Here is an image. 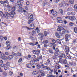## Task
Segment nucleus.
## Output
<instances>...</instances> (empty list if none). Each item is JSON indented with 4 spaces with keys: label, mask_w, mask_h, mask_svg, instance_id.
<instances>
[{
    "label": "nucleus",
    "mask_w": 77,
    "mask_h": 77,
    "mask_svg": "<svg viewBox=\"0 0 77 77\" xmlns=\"http://www.w3.org/2000/svg\"><path fill=\"white\" fill-rule=\"evenodd\" d=\"M34 60L35 62H37V61H38L39 60V59L38 58L37 59H35Z\"/></svg>",
    "instance_id": "53"
},
{
    "label": "nucleus",
    "mask_w": 77,
    "mask_h": 77,
    "mask_svg": "<svg viewBox=\"0 0 77 77\" xmlns=\"http://www.w3.org/2000/svg\"><path fill=\"white\" fill-rule=\"evenodd\" d=\"M10 49V46H8L7 47L6 50H9Z\"/></svg>",
    "instance_id": "58"
},
{
    "label": "nucleus",
    "mask_w": 77,
    "mask_h": 77,
    "mask_svg": "<svg viewBox=\"0 0 77 77\" xmlns=\"http://www.w3.org/2000/svg\"><path fill=\"white\" fill-rule=\"evenodd\" d=\"M55 35L57 36V37L58 38H60V35H59V34L58 33L56 32L55 33Z\"/></svg>",
    "instance_id": "21"
},
{
    "label": "nucleus",
    "mask_w": 77,
    "mask_h": 77,
    "mask_svg": "<svg viewBox=\"0 0 77 77\" xmlns=\"http://www.w3.org/2000/svg\"><path fill=\"white\" fill-rule=\"evenodd\" d=\"M23 60V59H22V58H20V59H19L18 62H21V61H22V60Z\"/></svg>",
    "instance_id": "51"
},
{
    "label": "nucleus",
    "mask_w": 77,
    "mask_h": 77,
    "mask_svg": "<svg viewBox=\"0 0 77 77\" xmlns=\"http://www.w3.org/2000/svg\"><path fill=\"white\" fill-rule=\"evenodd\" d=\"M53 72V70L52 69H51L50 70V71L49 72V74L51 75V74H52V72Z\"/></svg>",
    "instance_id": "24"
},
{
    "label": "nucleus",
    "mask_w": 77,
    "mask_h": 77,
    "mask_svg": "<svg viewBox=\"0 0 77 77\" xmlns=\"http://www.w3.org/2000/svg\"><path fill=\"white\" fill-rule=\"evenodd\" d=\"M1 56V57L2 59L4 57H5V54H2Z\"/></svg>",
    "instance_id": "46"
},
{
    "label": "nucleus",
    "mask_w": 77,
    "mask_h": 77,
    "mask_svg": "<svg viewBox=\"0 0 77 77\" xmlns=\"http://www.w3.org/2000/svg\"><path fill=\"white\" fill-rule=\"evenodd\" d=\"M60 12L61 14H63V10H62V9H60Z\"/></svg>",
    "instance_id": "40"
},
{
    "label": "nucleus",
    "mask_w": 77,
    "mask_h": 77,
    "mask_svg": "<svg viewBox=\"0 0 77 77\" xmlns=\"http://www.w3.org/2000/svg\"><path fill=\"white\" fill-rule=\"evenodd\" d=\"M12 10L15 11V8L14 7H13L12 8Z\"/></svg>",
    "instance_id": "49"
},
{
    "label": "nucleus",
    "mask_w": 77,
    "mask_h": 77,
    "mask_svg": "<svg viewBox=\"0 0 77 77\" xmlns=\"http://www.w3.org/2000/svg\"><path fill=\"white\" fill-rule=\"evenodd\" d=\"M1 17L2 18H6V15H5V14H3L1 16Z\"/></svg>",
    "instance_id": "18"
},
{
    "label": "nucleus",
    "mask_w": 77,
    "mask_h": 77,
    "mask_svg": "<svg viewBox=\"0 0 77 77\" xmlns=\"http://www.w3.org/2000/svg\"><path fill=\"white\" fill-rule=\"evenodd\" d=\"M41 67H42V68H45V67H46V66H45L44 65L42 64L41 65Z\"/></svg>",
    "instance_id": "32"
},
{
    "label": "nucleus",
    "mask_w": 77,
    "mask_h": 77,
    "mask_svg": "<svg viewBox=\"0 0 77 77\" xmlns=\"http://www.w3.org/2000/svg\"><path fill=\"white\" fill-rule=\"evenodd\" d=\"M26 66L27 68H31L32 66V65L30 64H27L26 65Z\"/></svg>",
    "instance_id": "16"
},
{
    "label": "nucleus",
    "mask_w": 77,
    "mask_h": 77,
    "mask_svg": "<svg viewBox=\"0 0 77 77\" xmlns=\"http://www.w3.org/2000/svg\"><path fill=\"white\" fill-rule=\"evenodd\" d=\"M45 69L47 70V71H49V70H50L51 69H50V68L49 67H47L46 66V67H45Z\"/></svg>",
    "instance_id": "25"
},
{
    "label": "nucleus",
    "mask_w": 77,
    "mask_h": 77,
    "mask_svg": "<svg viewBox=\"0 0 77 77\" xmlns=\"http://www.w3.org/2000/svg\"><path fill=\"white\" fill-rule=\"evenodd\" d=\"M58 27H59V28H60V29H61V30H65V29H64V28H63V27H62V26H58Z\"/></svg>",
    "instance_id": "30"
},
{
    "label": "nucleus",
    "mask_w": 77,
    "mask_h": 77,
    "mask_svg": "<svg viewBox=\"0 0 77 77\" xmlns=\"http://www.w3.org/2000/svg\"><path fill=\"white\" fill-rule=\"evenodd\" d=\"M33 21V19H32V20L30 19V20H29L28 21V24H30Z\"/></svg>",
    "instance_id": "15"
},
{
    "label": "nucleus",
    "mask_w": 77,
    "mask_h": 77,
    "mask_svg": "<svg viewBox=\"0 0 77 77\" xmlns=\"http://www.w3.org/2000/svg\"><path fill=\"white\" fill-rule=\"evenodd\" d=\"M44 35L45 36H47V32L46 31H45L44 32Z\"/></svg>",
    "instance_id": "36"
},
{
    "label": "nucleus",
    "mask_w": 77,
    "mask_h": 77,
    "mask_svg": "<svg viewBox=\"0 0 77 77\" xmlns=\"http://www.w3.org/2000/svg\"><path fill=\"white\" fill-rule=\"evenodd\" d=\"M30 63H31V65H33L34 63V62H33V61L31 60L30 62Z\"/></svg>",
    "instance_id": "50"
},
{
    "label": "nucleus",
    "mask_w": 77,
    "mask_h": 77,
    "mask_svg": "<svg viewBox=\"0 0 77 77\" xmlns=\"http://www.w3.org/2000/svg\"><path fill=\"white\" fill-rule=\"evenodd\" d=\"M5 14L6 16H8V17H11V18H13V17H14V16H12V15L10 14H9L8 13V12H5Z\"/></svg>",
    "instance_id": "5"
},
{
    "label": "nucleus",
    "mask_w": 77,
    "mask_h": 77,
    "mask_svg": "<svg viewBox=\"0 0 77 77\" xmlns=\"http://www.w3.org/2000/svg\"><path fill=\"white\" fill-rule=\"evenodd\" d=\"M33 14H31L29 16L30 20H32V19H33Z\"/></svg>",
    "instance_id": "27"
},
{
    "label": "nucleus",
    "mask_w": 77,
    "mask_h": 77,
    "mask_svg": "<svg viewBox=\"0 0 77 77\" xmlns=\"http://www.w3.org/2000/svg\"><path fill=\"white\" fill-rule=\"evenodd\" d=\"M62 57L63 58H65V55L64 54H62Z\"/></svg>",
    "instance_id": "42"
},
{
    "label": "nucleus",
    "mask_w": 77,
    "mask_h": 77,
    "mask_svg": "<svg viewBox=\"0 0 77 77\" xmlns=\"http://www.w3.org/2000/svg\"><path fill=\"white\" fill-rule=\"evenodd\" d=\"M13 49L14 50H17V46H14L13 48Z\"/></svg>",
    "instance_id": "31"
},
{
    "label": "nucleus",
    "mask_w": 77,
    "mask_h": 77,
    "mask_svg": "<svg viewBox=\"0 0 77 77\" xmlns=\"http://www.w3.org/2000/svg\"><path fill=\"white\" fill-rule=\"evenodd\" d=\"M2 59H4V60H8V57H4Z\"/></svg>",
    "instance_id": "38"
},
{
    "label": "nucleus",
    "mask_w": 77,
    "mask_h": 77,
    "mask_svg": "<svg viewBox=\"0 0 77 77\" xmlns=\"http://www.w3.org/2000/svg\"><path fill=\"white\" fill-rule=\"evenodd\" d=\"M54 3H58L59 1L57 0H54Z\"/></svg>",
    "instance_id": "45"
},
{
    "label": "nucleus",
    "mask_w": 77,
    "mask_h": 77,
    "mask_svg": "<svg viewBox=\"0 0 77 77\" xmlns=\"http://www.w3.org/2000/svg\"><path fill=\"white\" fill-rule=\"evenodd\" d=\"M5 54L7 56H8V55H9V53H8V52H6L5 53Z\"/></svg>",
    "instance_id": "61"
},
{
    "label": "nucleus",
    "mask_w": 77,
    "mask_h": 77,
    "mask_svg": "<svg viewBox=\"0 0 77 77\" xmlns=\"http://www.w3.org/2000/svg\"><path fill=\"white\" fill-rule=\"evenodd\" d=\"M17 56H21V54L20 53L18 52L17 53Z\"/></svg>",
    "instance_id": "44"
},
{
    "label": "nucleus",
    "mask_w": 77,
    "mask_h": 77,
    "mask_svg": "<svg viewBox=\"0 0 77 77\" xmlns=\"http://www.w3.org/2000/svg\"><path fill=\"white\" fill-rule=\"evenodd\" d=\"M28 44L30 45H31L32 46H35V45L34 43L32 42H30L28 43Z\"/></svg>",
    "instance_id": "28"
},
{
    "label": "nucleus",
    "mask_w": 77,
    "mask_h": 77,
    "mask_svg": "<svg viewBox=\"0 0 77 77\" xmlns=\"http://www.w3.org/2000/svg\"><path fill=\"white\" fill-rule=\"evenodd\" d=\"M69 2L71 4H74V0H69Z\"/></svg>",
    "instance_id": "29"
},
{
    "label": "nucleus",
    "mask_w": 77,
    "mask_h": 77,
    "mask_svg": "<svg viewBox=\"0 0 77 77\" xmlns=\"http://www.w3.org/2000/svg\"><path fill=\"white\" fill-rule=\"evenodd\" d=\"M13 57H14V55H11L9 56V60H11V59H12Z\"/></svg>",
    "instance_id": "11"
},
{
    "label": "nucleus",
    "mask_w": 77,
    "mask_h": 77,
    "mask_svg": "<svg viewBox=\"0 0 77 77\" xmlns=\"http://www.w3.org/2000/svg\"><path fill=\"white\" fill-rule=\"evenodd\" d=\"M1 67L4 68V69H5V70H7V69H8V68L5 66V65L3 64H1Z\"/></svg>",
    "instance_id": "2"
},
{
    "label": "nucleus",
    "mask_w": 77,
    "mask_h": 77,
    "mask_svg": "<svg viewBox=\"0 0 77 77\" xmlns=\"http://www.w3.org/2000/svg\"><path fill=\"white\" fill-rule=\"evenodd\" d=\"M57 31H58V32H60L61 31V29L60 28H59L57 29Z\"/></svg>",
    "instance_id": "60"
},
{
    "label": "nucleus",
    "mask_w": 77,
    "mask_h": 77,
    "mask_svg": "<svg viewBox=\"0 0 77 77\" xmlns=\"http://www.w3.org/2000/svg\"><path fill=\"white\" fill-rule=\"evenodd\" d=\"M6 65L7 66H9L8 67V69L9 68H11L10 66V63L9 62H7L6 63Z\"/></svg>",
    "instance_id": "14"
},
{
    "label": "nucleus",
    "mask_w": 77,
    "mask_h": 77,
    "mask_svg": "<svg viewBox=\"0 0 77 77\" xmlns=\"http://www.w3.org/2000/svg\"><path fill=\"white\" fill-rule=\"evenodd\" d=\"M11 14H15V12H14V11H11Z\"/></svg>",
    "instance_id": "47"
},
{
    "label": "nucleus",
    "mask_w": 77,
    "mask_h": 77,
    "mask_svg": "<svg viewBox=\"0 0 77 77\" xmlns=\"http://www.w3.org/2000/svg\"><path fill=\"white\" fill-rule=\"evenodd\" d=\"M35 65H36L37 68L38 69H40V68H41V65H39L38 64H37V63L36 64H35Z\"/></svg>",
    "instance_id": "7"
},
{
    "label": "nucleus",
    "mask_w": 77,
    "mask_h": 77,
    "mask_svg": "<svg viewBox=\"0 0 77 77\" xmlns=\"http://www.w3.org/2000/svg\"><path fill=\"white\" fill-rule=\"evenodd\" d=\"M57 20H58V21H57V23H62V20H60V18L58 17L57 18Z\"/></svg>",
    "instance_id": "10"
},
{
    "label": "nucleus",
    "mask_w": 77,
    "mask_h": 77,
    "mask_svg": "<svg viewBox=\"0 0 77 77\" xmlns=\"http://www.w3.org/2000/svg\"><path fill=\"white\" fill-rule=\"evenodd\" d=\"M12 74H13L12 72L11 71H10L9 72V74L10 75H12Z\"/></svg>",
    "instance_id": "52"
},
{
    "label": "nucleus",
    "mask_w": 77,
    "mask_h": 77,
    "mask_svg": "<svg viewBox=\"0 0 77 77\" xmlns=\"http://www.w3.org/2000/svg\"><path fill=\"white\" fill-rule=\"evenodd\" d=\"M70 20L72 21H74L75 20V17H70Z\"/></svg>",
    "instance_id": "9"
},
{
    "label": "nucleus",
    "mask_w": 77,
    "mask_h": 77,
    "mask_svg": "<svg viewBox=\"0 0 77 77\" xmlns=\"http://www.w3.org/2000/svg\"><path fill=\"white\" fill-rule=\"evenodd\" d=\"M69 65H71V66H72V63L69 62Z\"/></svg>",
    "instance_id": "64"
},
{
    "label": "nucleus",
    "mask_w": 77,
    "mask_h": 77,
    "mask_svg": "<svg viewBox=\"0 0 77 77\" xmlns=\"http://www.w3.org/2000/svg\"><path fill=\"white\" fill-rule=\"evenodd\" d=\"M54 55L55 56H58L59 55V54L57 52H56L54 53Z\"/></svg>",
    "instance_id": "23"
},
{
    "label": "nucleus",
    "mask_w": 77,
    "mask_h": 77,
    "mask_svg": "<svg viewBox=\"0 0 77 77\" xmlns=\"http://www.w3.org/2000/svg\"><path fill=\"white\" fill-rule=\"evenodd\" d=\"M72 11V8H69L67 9V11L68 12H71Z\"/></svg>",
    "instance_id": "17"
},
{
    "label": "nucleus",
    "mask_w": 77,
    "mask_h": 77,
    "mask_svg": "<svg viewBox=\"0 0 77 77\" xmlns=\"http://www.w3.org/2000/svg\"><path fill=\"white\" fill-rule=\"evenodd\" d=\"M50 53H51V54H53L54 51H53L51 50H49L48 51Z\"/></svg>",
    "instance_id": "20"
},
{
    "label": "nucleus",
    "mask_w": 77,
    "mask_h": 77,
    "mask_svg": "<svg viewBox=\"0 0 77 77\" xmlns=\"http://www.w3.org/2000/svg\"><path fill=\"white\" fill-rule=\"evenodd\" d=\"M52 14L53 16H54V17H57V12H56L55 11H54L53 12Z\"/></svg>",
    "instance_id": "4"
},
{
    "label": "nucleus",
    "mask_w": 77,
    "mask_h": 77,
    "mask_svg": "<svg viewBox=\"0 0 77 77\" xmlns=\"http://www.w3.org/2000/svg\"><path fill=\"white\" fill-rule=\"evenodd\" d=\"M74 24H73V23H69V25H70L71 26H72Z\"/></svg>",
    "instance_id": "62"
},
{
    "label": "nucleus",
    "mask_w": 77,
    "mask_h": 77,
    "mask_svg": "<svg viewBox=\"0 0 77 77\" xmlns=\"http://www.w3.org/2000/svg\"><path fill=\"white\" fill-rule=\"evenodd\" d=\"M74 30V32H75V33H77V28L75 27Z\"/></svg>",
    "instance_id": "35"
},
{
    "label": "nucleus",
    "mask_w": 77,
    "mask_h": 77,
    "mask_svg": "<svg viewBox=\"0 0 77 77\" xmlns=\"http://www.w3.org/2000/svg\"><path fill=\"white\" fill-rule=\"evenodd\" d=\"M45 44H48V40H46L44 42Z\"/></svg>",
    "instance_id": "57"
},
{
    "label": "nucleus",
    "mask_w": 77,
    "mask_h": 77,
    "mask_svg": "<svg viewBox=\"0 0 77 77\" xmlns=\"http://www.w3.org/2000/svg\"><path fill=\"white\" fill-rule=\"evenodd\" d=\"M6 44L7 46H9V45L11 44V42L9 41H7L6 42Z\"/></svg>",
    "instance_id": "13"
},
{
    "label": "nucleus",
    "mask_w": 77,
    "mask_h": 77,
    "mask_svg": "<svg viewBox=\"0 0 77 77\" xmlns=\"http://www.w3.org/2000/svg\"><path fill=\"white\" fill-rule=\"evenodd\" d=\"M65 50H66V54H68V52H69V48L68 47L66 46L65 47Z\"/></svg>",
    "instance_id": "6"
},
{
    "label": "nucleus",
    "mask_w": 77,
    "mask_h": 77,
    "mask_svg": "<svg viewBox=\"0 0 77 77\" xmlns=\"http://www.w3.org/2000/svg\"><path fill=\"white\" fill-rule=\"evenodd\" d=\"M12 54H13V55H14V56H17V54H16L14 52H12Z\"/></svg>",
    "instance_id": "63"
},
{
    "label": "nucleus",
    "mask_w": 77,
    "mask_h": 77,
    "mask_svg": "<svg viewBox=\"0 0 77 77\" xmlns=\"http://www.w3.org/2000/svg\"><path fill=\"white\" fill-rule=\"evenodd\" d=\"M32 52L34 54H36V50H33Z\"/></svg>",
    "instance_id": "43"
},
{
    "label": "nucleus",
    "mask_w": 77,
    "mask_h": 77,
    "mask_svg": "<svg viewBox=\"0 0 77 77\" xmlns=\"http://www.w3.org/2000/svg\"><path fill=\"white\" fill-rule=\"evenodd\" d=\"M61 4L63 6H68V5H69L68 4L66 3V2H65L64 1L62 2V3Z\"/></svg>",
    "instance_id": "3"
},
{
    "label": "nucleus",
    "mask_w": 77,
    "mask_h": 77,
    "mask_svg": "<svg viewBox=\"0 0 77 77\" xmlns=\"http://www.w3.org/2000/svg\"><path fill=\"white\" fill-rule=\"evenodd\" d=\"M4 3H6L7 5H9V2L6 1H4Z\"/></svg>",
    "instance_id": "48"
},
{
    "label": "nucleus",
    "mask_w": 77,
    "mask_h": 77,
    "mask_svg": "<svg viewBox=\"0 0 77 77\" xmlns=\"http://www.w3.org/2000/svg\"><path fill=\"white\" fill-rule=\"evenodd\" d=\"M70 16H66L65 17L66 19H68V20H70Z\"/></svg>",
    "instance_id": "37"
},
{
    "label": "nucleus",
    "mask_w": 77,
    "mask_h": 77,
    "mask_svg": "<svg viewBox=\"0 0 77 77\" xmlns=\"http://www.w3.org/2000/svg\"><path fill=\"white\" fill-rule=\"evenodd\" d=\"M50 47H52L53 45H55V44L54 43H51L49 44Z\"/></svg>",
    "instance_id": "22"
},
{
    "label": "nucleus",
    "mask_w": 77,
    "mask_h": 77,
    "mask_svg": "<svg viewBox=\"0 0 77 77\" xmlns=\"http://www.w3.org/2000/svg\"><path fill=\"white\" fill-rule=\"evenodd\" d=\"M57 41L58 43H59V44H61V42H60V40L58 39L57 40Z\"/></svg>",
    "instance_id": "34"
},
{
    "label": "nucleus",
    "mask_w": 77,
    "mask_h": 77,
    "mask_svg": "<svg viewBox=\"0 0 77 77\" xmlns=\"http://www.w3.org/2000/svg\"><path fill=\"white\" fill-rule=\"evenodd\" d=\"M33 75H36L38 74V71H34L32 72Z\"/></svg>",
    "instance_id": "8"
},
{
    "label": "nucleus",
    "mask_w": 77,
    "mask_h": 77,
    "mask_svg": "<svg viewBox=\"0 0 77 77\" xmlns=\"http://www.w3.org/2000/svg\"><path fill=\"white\" fill-rule=\"evenodd\" d=\"M55 51L57 52H59V51H60L59 50V49H58V48H56V49H55Z\"/></svg>",
    "instance_id": "41"
},
{
    "label": "nucleus",
    "mask_w": 77,
    "mask_h": 77,
    "mask_svg": "<svg viewBox=\"0 0 77 77\" xmlns=\"http://www.w3.org/2000/svg\"><path fill=\"white\" fill-rule=\"evenodd\" d=\"M17 5H18V6H22V4H21V2H20V1H18L17 3Z\"/></svg>",
    "instance_id": "19"
},
{
    "label": "nucleus",
    "mask_w": 77,
    "mask_h": 77,
    "mask_svg": "<svg viewBox=\"0 0 77 77\" xmlns=\"http://www.w3.org/2000/svg\"><path fill=\"white\" fill-rule=\"evenodd\" d=\"M56 68L57 69H59L60 68V67L59 66H56Z\"/></svg>",
    "instance_id": "54"
},
{
    "label": "nucleus",
    "mask_w": 77,
    "mask_h": 77,
    "mask_svg": "<svg viewBox=\"0 0 77 77\" xmlns=\"http://www.w3.org/2000/svg\"><path fill=\"white\" fill-rule=\"evenodd\" d=\"M65 36L66 38H70V35H68V34H66L65 35Z\"/></svg>",
    "instance_id": "26"
},
{
    "label": "nucleus",
    "mask_w": 77,
    "mask_h": 77,
    "mask_svg": "<svg viewBox=\"0 0 77 77\" xmlns=\"http://www.w3.org/2000/svg\"><path fill=\"white\" fill-rule=\"evenodd\" d=\"M46 77H53L52 75H49V74L47 75V76Z\"/></svg>",
    "instance_id": "55"
},
{
    "label": "nucleus",
    "mask_w": 77,
    "mask_h": 77,
    "mask_svg": "<svg viewBox=\"0 0 77 77\" xmlns=\"http://www.w3.org/2000/svg\"><path fill=\"white\" fill-rule=\"evenodd\" d=\"M43 6H46V5H47V2H44L43 3Z\"/></svg>",
    "instance_id": "39"
},
{
    "label": "nucleus",
    "mask_w": 77,
    "mask_h": 77,
    "mask_svg": "<svg viewBox=\"0 0 77 77\" xmlns=\"http://www.w3.org/2000/svg\"><path fill=\"white\" fill-rule=\"evenodd\" d=\"M51 40L53 42H54V43H55L56 42V40H55L54 39H52Z\"/></svg>",
    "instance_id": "59"
},
{
    "label": "nucleus",
    "mask_w": 77,
    "mask_h": 77,
    "mask_svg": "<svg viewBox=\"0 0 77 77\" xmlns=\"http://www.w3.org/2000/svg\"><path fill=\"white\" fill-rule=\"evenodd\" d=\"M60 62L63 65V64H65L67 62L66 60L65 59H63V60H60Z\"/></svg>",
    "instance_id": "1"
},
{
    "label": "nucleus",
    "mask_w": 77,
    "mask_h": 77,
    "mask_svg": "<svg viewBox=\"0 0 77 77\" xmlns=\"http://www.w3.org/2000/svg\"><path fill=\"white\" fill-rule=\"evenodd\" d=\"M58 57H59V58H60V59H59V62L60 61V60H62V59H63V57H62L61 56H59Z\"/></svg>",
    "instance_id": "33"
},
{
    "label": "nucleus",
    "mask_w": 77,
    "mask_h": 77,
    "mask_svg": "<svg viewBox=\"0 0 77 77\" xmlns=\"http://www.w3.org/2000/svg\"><path fill=\"white\" fill-rule=\"evenodd\" d=\"M30 27L31 29H34V27H35V26H34V24H32L30 25Z\"/></svg>",
    "instance_id": "12"
},
{
    "label": "nucleus",
    "mask_w": 77,
    "mask_h": 77,
    "mask_svg": "<svg viewBox=\"0 0 77 77\" xmlns=\"http://www.w3.org/2000/svg\"><path fill=\"white\" fill-rule=\"evenodd\" d=\"M41 75L42 76H44V75H45V73L43 72L41 73Z\"/></svg>",
    "instance_id": "56"
}]
</instances>
